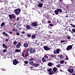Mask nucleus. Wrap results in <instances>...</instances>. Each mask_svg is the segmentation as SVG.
<instances>
[{
  "mask_svg": "<svg viewBox=\"0 0 75 75\" xmlns=\"http://www.w3.org/2000/svg\"><path fill=\"white\" fill-rule=\"evenodd\" d=\"M53 71H52V69H49L48 70V71L50 72V74H54L56 75V73H54V72L57 71V68L54 67L53 68Z\"/></svg>",
  "mask_w": 75,
  "mask_h": 75,
  "instance_id": "nucleus-1",
  "label": "nucleus"
},
{
  "mask_svg": "<svg viewBox=\"0 0 75 75\" xmlns=\"http://www.w3.org/2000/svg\"><path fill=\"white\" fill-rule=\"evenodd\" d=\"M29 52L30 54H34L35 52V49L32 47H30Z\"/></svg>",
  "mask_w": 75,
  "mask_h": 75,
  "instance_id": "nucleus-2",
  "label": "nucleus"
},
{
  "mask_svg": "<svg viewBox=\"0 0 75 75\" xmlns=\"http://www.w3.org/2000/svg\"><path fill=\"white\" fill-rule=\"evenodd\" d=\"M20 12H21V10L20 9H16L14 10V13H15V15H18Z\"/></svg>",
  "mask_w": 75,
  "mask_h": 75,
  "instance_id": "nucleus-3",
  "label": "nucleus"
},
{
  "mask_svg": "<svg viewBox=\"0 0 75 75\" xmlns=\"http://www.w3.org/2000/svg\"><path fill=\"white\" fill-rule=\"evenodd\" d=\"M8 16L10 17V19L11 20L12 19H14L16 18V15L13 14L12 15H9Z\"/></svg>",
  "mask_w": 75,
  "mask_h": 75,
  "instance_id": "nucleus-4",
  "label": "nucleus"
},
{
  "mask_svg": "<svg viewBox=\"0 0 75 75\" xmlns=\"http://www.w3.org/2000/svg\"><path fill=\"white\" fill-rule=\"evenodd\" d=\"M60 52V50L59 49H57L56 50V51H53V53L54 54H59Z\"/></svg>",
  "mask_w": 75,
  "mask_h": 75,
  "instance_id": "nucleus-5",
  "label": "nucleus"
},
{
  "mask_svg": "<svg viewBox=\"0 0 75 75\" xmlns=\"http://www.w3.org/2000/svg\"><path fill=\"white\" fill-rule=\"evenodd\" d=\"M31 25L35 27H36L38 26V23L37 22H35V23H31Z\"/></svg>",
  "mask_w": 75,
  "mask_h": 75,
  "instance_id": "nucleus-6",
  "label": "nucleus"
},
{
  "mask_svg": "<svg viewBox=\"0 0 75 75\" xmlns=\"http://www.w3.org/2000/svg\"><path fill=\"white\" fill-rule=\"evenodd\" d=\"M18 62H19L16 59L13 60V64L14 65H17Z\"/></svg>",
  "mask_w": 75,
  "mask_h": 75,
  "instance_id": "nucleus-7",
  "label": "nucleus"
},
{
  "mask_svg": "<svg viewBox=\"0 0 75 75\" xmlns=\"http://www.w3.org/2000/svg\"><path fill=\"white\" fill-rule=\"evenodd\" d=\"M72 45H70L68 46L67 47V51H69L70 49H72Z\"/></svg>",
  "mask_w": 75,
  "mask_h": 75,
  "instance_id": "nucleus-8",
  "label": "nucleus"
},
{
  "mask_svg": "<svg viewBox=\"0 0 75 75\" xmlns=\"http://www.w3.org/2000/svg\"><path fill=\"white\" fill-rule=\"evenodd\" d=\"M44 49L46 51H49L50 50V49L48 48V47L47 46L44 47Z\"/></svg>",
  "mask_w": 75,
  "mask_h": 75,
  "instance_id": "nucleus-9",
  "label": "nucleus"
},
{
  "mask_svg": "<svg viewBox=\"0 0 75 75\" xmlns=\"http://www.w3.org/2000/svg\"><path fill=\"white\" fill-rule=\"evenodd\" d=\"M21 45V42H19L18 43V45H16V48H19L20 46Z\"/></svg>",
  "mask_w": 75,
  "mask_h": 75,
  "instance_id": "nucleus-10",
  "label": "nucleus"
},
{
  "mask_svg": "<svg viewBox=\"0 0 75 75\" xmlns=\"http://www.w3.org/2000/svg\"><path fill=\"white\" fill-rule=\"evenodd\" d=\"M68 71L70 73L72 74V73H73V72L74 71V70L73 69H68Z\"/></svg>",
  "mask_w": 75,
  "mask_h": 75,
  "instance_id": "nucleus-11",
  "label": "nucleus"
},
{
  "mask_svg": "<svg viewBox=\"0 0 75 75\" xmlns=\"http://www.w3.org/2000/svg\"><path fill=\"white\" fill-rule=\"evenodd\" d=\"M43 4H42L39 3L38 5V7L41 8Z\"/></svg>",
  "mask_w": 75,
  "mask_h": 75,
  "instance_id": "nucleus-12",
  "label": "nucleus"
},
{
  "mask_svg": "<svg viewBox=\"0 0 75 75\" xmlns=\"http://www.w3.org/2000/svg\"><path fill=\"white\" fill-rule=\"evenodd\" d=\"M28 44L26 43H24L23 45V47L26 48H27L28 47Z\"/></svg>",
  "mask_w": 75,
  "mask_h": 75,
  "instance_id": "nucleus-13",
  "label": "nucleus"
},
{
  "mask_svg": "<svg viewBox=\"0 0 75 75\" xmlns=\"http://www.w3.org/2000/svg\"><path fill=\"white\" fill-rule=\"evenodd\" d=\"M55 11H59V13H62V10L58 8Z\"/></svg>",
  "mask_w": 75,
  "mask_h": 75,
  "instance_id": "nucleus-14",
  "label": "nucleus"
},
{
  "mask_svg": "<svg viewBox=\"0 0 75 75\" xmlns=\"http://www.w3.org/2000/svg\"><path fill=\"white\" fill-rule=\"evenodd\" d=\"M42 62L44 63L46 62V60L45 59L44 57H42Z\"/></svg>",
  "mask_w": 75,
  "mask_h": 75,
  "instance_id": "nucleus-15",
  "label": "nucleus"
},
{
  "mask_svg": "<svg viewBox=\"0 0 75 75\" xmlns=\"http://www.w3.org/2000/svg\"><path fill=\"white\" fill-rule=\"evenodd\" d=\"M3 47L5 49H6L7 47V46H6L5 44H3Z\"/></svg>",
  "mask_w": 75,
  "mask_h": 75,
  "instance_id": "nucleus-16",
  "label": "nucleus"
},
{
  "mask_svg": "<svg viewBox=\"0 0 75 75\" xmlns=\"http://www.w3.org/2000/svg\"><path fill=\"white\" fill-rule=\"evenodd\" d=\"M59 11H54V13L56 15H58L59 14Z\"/></svg>",
  "mask_w": 75,
  "mask_h": 75,
  "instance_id": "nucleus-17",
  "label": "nucleus"
},
{
  "mask_svg": "<svg viewBox=\"0 0 75 75\" xmlns=\"http://www.w3.org/2000/svg\"><path fill=\"white\" fill-rule=\"evenodd\" d=\"M48 65L50 66H52V63H49L48 64Z\"/></svg>",
  "mask_w": 75,
  "mask_h": 75,
  "instance_id": "nucleus-18",
  "label": "nucleus"
},
{
  "mask_svg": "<svg viewBox=\"0 0 75 75\" xmlns=\"http://www.w3.org/2000/svg\"><path fill=\"white\" fill-rule=\"evenodd\" d=\"M64 62V60H62L60 62V63L61 64H63Z\"/></svg>",
  "mask_w": 75,
  "mask_h": 75,
  "instance_id": "nucleus-19",
  "label": "nucleus"
},
{
  "mask_svg": "<svg viewBox=\"0 0 75 75\" xmlns=\"http://www.w3.org/2000/svg\"><path fill=\"white\" fill-rule=\"evenodd\" d=\"M20 50H18L17 49H15V52H20Z\"/></svg>",
  "mask_w": 75,
  "mask_h": 75,
  "instance_id": "nucleus-20",
  "label": "nucleus"
},
{
  "mask_svg": "<svg viewBox=\"0 0 75 75\" xmlns=\"http://www.w3.org/2000/svg\"><path fill=\"white\" fill-rule=\"evenodd\" d=\"M29 55V53L27 52L26 53V55H25V58H26L27 57H28Z\"/></svg>",
  "mask_w": 75,
  "mask_h": 75,
  "instance_id": "nucleus-21",
  "label": "nucleus"
},
{
  "mask_svg": "<svg viewBox=\"0 0 75 75\" xmlns=\"http://www.w3.org/2000/svg\"><path fill=\"white\" fill-rule=\"evenodd\" d=\"M5 25V24L4 22H3L1 24V27H2L4 25Z\"/></svg>",
  "mask_w": 75,
  "mask_h": 75,
  "instance_id": "nucleus-22",
  "label": "nucleus"
},
{
  "mask_svg": "<svg viewBox=\"0 0 75 75\" xmlns=\"http://www.w3.org/2000/svg\"><path fill=\"white\" fill-rule=\"evenodd\" d=\"M33 65L35 66V67H37L38 66V64H35V63H34L33 64Z\"/></svg>",
  "mask_w": 75,
  "mask_h": 75,
  "instance_id": "nucleus-23",
  "label": "nucleus"
},
{
  "mask_svg": "<svg viewBox=\"0 0 75 75\" xmlns=\"http://www.w3.org/2000/svg\"><path fill=\"white\" fill-rule=\"evenodd\" d=\"M13 44L14 45L17 44V41H14L13 42Z\"/></svg>",
  "mask_w": 75,
  "mask_h": 75,
  "instance_id": "nucleus-24",
  "label": "nucleus"
},
{
  "mask_svg": "<svg viewBox=\"0 0 75 75\" xmlns=\"http://www.w3.org/2000/svg\"><path fill=\"white\" fill-rule=\"evenodd\" d=\"M26 28H27V29H30V26H29V25L26 26Z\"/></svg>",
  "mask_w": 75,
  "mask_h": 75,
  "instance_id": "nucleus-25",
  "label": "nucleus"
},
{
  "mask_svg": "<svg viewBox=\"0 0 75 75\" xmlns=\"http://www.w3.org/2000/svg\"><path fill=\"white\" fill-rule=\"evenodd\" d=\"M44 58H46V59H48V57L47 56V55L45 54V55H44Z\"/></svg>",
  "mask_w": 75,
  "mask_h": 75,
  "instance_id": "nucleus-26",
  "label": "nucleus"
},
{
  "mask_svg": "<svg viewBox=\"0 0 75 75\" xmlns=\"http://www.w3.org/2000/svg\"><path fill=\"white\" fill-rule=\"evenodd\" d=\"M64 57V56H63L62 55L60 56V59H63V58Z\"/></svg>",
  "mask_w": 75,
  "mask_h": 75,
  "instance_id": "nucleus-27",
  "label": "nucleus"
},
{
  "mask_svg": "<svg viewBox=\"0 0 75 75\" xmlns=\"http://www.w3.org/2000/svg\"><path fill=\"white\" fill-rule=\"evenodd\" d=\"M6 52H7V50H6V49H4L3 50V53H5Z\"/></svg>",
  "mask_w": 75,
  "mask_h": 75,
  "instance_id": "nucleus-28",
  "label": "nucleus"
},
{
  "mask_svg": "<svg viewBox=\"0 0 75 75\" xmlns=\"http://www.w3.org/2000/svg\"><path fill=\"white\" fill-rule=\"evenodd\" d=\"M35 37V35H32V38L33 39H34Z\"/></svg>",
  "mask_w": 75,
  "mask_h": 75,
  "instance_id": "nucleus-29",
  "label": "nucleus"
},
{
  "mask_svg": "<svg viewBox=\"0 0 75 75\" xmlns=\"http://www.w3.org/2000/svg\"><path fill=\"white\" fill-rule=\"evenodd\" d=\"M24 63H25V64H28V62L27 61H25L24 62Z\"/></svg>",
  "mask_w": 75,
  "mask_h": 75,
  "instance_id": "nucleus-30",
  "label": "nucleus"
},
{
  "mask_svg": "<svg viewBox=\"0 0 75 75\" xmlns=\"http://www.w3.org/2000/svg\"><path fill=\"white\" fill-rule=\"evenodd\" d=\"M30 65L33 64V62H30Z\"/></svg>",
  "mask_w": 75,
  "mask_h": 75,
  "instance_id": "nucleus-31",
  "label": "nucleus"
},
{
  "mask_svg": "<svg viewBox=\"0 0 75 75\" xmlns=\"http://www.w3.org/2000/svg\"><path fill=\"white\" fill-rule=\"evenodd\" d=\"M51 57H56V56L52 54L51 55Z\"/></svg>",
  "mask_w": 75,
  "mask_h": 75,
  "instance_id": "nucleus-32",
  "label": "nucleus"
},
{
  "mask_svg": "<svg viewBox=\"0 0 75 75\" xmlns=\"http://www.w3.org/2000/svg\"><path fill=\"white\" fill-rule=\"evenodd\" d=\"M27 36H28V37H31V35L29 34L27 35Z\"/></svg>",
  "mask_w": 75,
  "mask_h": 75,
  "instance_id": "nucleus-33",
  "label": "nucleus"
},
{
  "mask_svg": "<svg viewBox=\"0 0 75 75\" xmlns=\"http://www.w3.org/2000/svg\"><path fill=\"white\" fill-rule=\"evenodd\" d=\"M56 67H57L58 68H59V67H60V64L57 65H56Z\"/></svg>",
  "mask_w": 75,
  "mask_h": 75,
  "instance_id": "nucleus-34",
  "label": "nucleus"
},
{
  "mask_svg": "<svg viewBox=\"0 0 75 75\" xmlns=\"http://www.w3.org/2000/svg\"><path fill=\"white\" fill-rule=\"evenodd\" d=\"M66 60H68L69 59V58H68V57L67 55H66Z\"/></svg>",
  "mask_w": 75,
  "mask_h": 75,
  "instance_id": "nucleus-35",
  "label": "nucleus"
},
{
  "mask_svg": "<svg viewBox=\"0 0 75 75\" xmlns=\"http://www.w3.org/2000/svg\"><path fill=\"white\" fill-rule=\"evenodd\" d=\"M34 59V58L30 59V61H33V60Z\"/></svg>",
  "mask_w": 75,
  "mask_h": 75,
  "instance_id": "nucleus-36",
  "label": "nucleus"
},
{
  "mask_svg": "<svg viewBox=\"0 0 75 75\" xmlns=\"http://www.w3.org/2000/svg\"><path fill=\"white\" fill-rule=\"evenodd\" d=\"M19 17H17V18H16V20H17V21H19Z\"/></svg>",
  "mask_w": 75,
  "mask_h": 75,
  "instance_id": "nucleus-37",
  "label": "nucleus"
},
{
  "mask_svg": "<svg viewBox=\"0 0 75 75\" xmlns=\"http://www.w3.org/2000/svg\"><path fill=\"white\" fill-rule=\"evenodd\" d=\"M72 31L75 33V29H72Z\"/></svg>",
  "mask_w": 75,
  "mask_h": 75,
  "instance_id": "nucleus-38",
  "label": "nucleus"
},
{
  "mask_svg": "<svg viewBox=\"0 0 75 75\" xmlns=\"http://www.w3.org/2000/svg\"><path fill=\"white\" fill-rule=\"evenodd\" d=\"M64 42H65V41L64 40H61V41H60V42H61L62 43H64Z\"/></svg>",
  "mask_w": 75,
  "mask_h": 75,
  "instance_id": "nucleus-39",
  "label": "nucleus"
},
{
  "mask_svg": "<svg viewBox=\"0 0 75 75\" xmlns=\"http://www.w3.org/2000/svg\"><path fill=\"white\" fill-rule=\"evenodd\" d=\"M67 38L69 39H71V37L70 36H68L67 37Z\"/></svg>",
  "mask_w": 75,
  "mask_h": 75,
  "instance_id": "nucleus-40",
  "label": "nucleus"
},
{
  "mask_svg": "<svg viewBox=\"0 0 75 75\" xmlns=\"http://www.w3.org/2000/svg\"><path fill=\"white\" fill-rule=\"evenodd\" d=\"M3 34L4 35H7V34H6V33H5L4 32H3Z\"/></svg>",
  "mask_w": 75,
  "mask_h": 75,
  "instance_id": "nucleus-41",
  "label": "nucleus"
},
{
  "mask_svg": "<svg viewBox=\"0 0 75 75\" xmlns=\"http://www.w3.org/2000/svg\"><path fill=\"white\" fill-rule=\"evenodd\" d=\"M25 32L24 31H22V32L21 33L23 34H25Z\"/></svg>",
  "mask_w": 75,
  "mask_h": 75,
  "instance_id": "nucleus-42",
  "label": "nucleus"
},
{
  "mask_svg": "<svg viewBox=\"0 0 75 75\" xmlns=\"http://www.w3.org/2000/svg\"><path fill=\"white\" fill-rule=\"evenodd\" d=\"M16 35H19V33H16Z\"/></svg>",
  "mask_w": 75,
  "mask_h": 75,
  "instance_id": "nucleus-43",
  "label": "nucleus"
},
{
  "mask_svg": "<svg viewBox=\"0 0 75 75\" xmlns=\"http://www.w3.org/2000/svg\"><path fill=\"white\" fill-rule=\"evenodd\" d=\"M50 25L51 27H52L53 26V25L52 24H50Z\"/></svg>",
  "mask_w": 75,
  "mask_h": 75,
  "instance_id": "nucleus-44",
  "label": "nucleus"
},
{
  "mask_svg": "<svg viewBox=\"0 0 75 75\" xmlns=\"http://www.w3.org/2000/svg\"><path fill=\"white\" fill-rule=\"evenodd\" d=\"M5 35V36H6L7 37H8V34H5V35Z\"/></svg>",
  "mask_w": 75,
  "mask_h": 75,
  "instance_id": "nucleus-45",
  "label": "nucleus"
},
{
  "mask_svg": "<svg viewBox=\"0 0 75 75\" xmlns=\"http://www.w3.org/2000/svg\"><path fill=\"white\" fill-rule=\"evenodd\" d=\"M30 49L28 48V50H27V52H28L29 51H30Z\"/></svg>",
  "mask_w": 75,
  "mask_h": 75,
  "instance_id": "nucleus-46",
  "label": "nucleus"
},
{
  "mask_svg": "<svg viewBox=\"0 0 75 75\" xmlns=\"http://www.w3.org/2000/svg\"><path fill=\"white\" fill-rule=\"evenodd\" d=\"M16 30V29H15V28H13V31H15V30Z\"/></svg>",
  "mask_w": 75,
  "mask_h": 75,
  "instance_id": "nucleus-47",
  "label": "nucleus"
},
{
  "mask_svg": "<svg viewBox=\"0 0 75 75\" xmlns=\"http://www.w3.org/2000/svg\"><path fill=\"white\" fill-rule=\"evenodd\" d=\"M72 27L75 28V25H74L72 26Z\"/></svg>",
  "mask_w": 75,
  "mask_h": 75,
  "instance_id": "nucleus-48",
  "label": "nucleus"
},
{
  "mask_svg": "<svg viewBox=\"0 0 75 75\" xmlns=\"http://www.w3.org/2000/svg\"><path fill=\"white\" fill-rule=\"evenodd\" d=\"M9 33H10V34H12L13 33H12V32L10 31V32H9Z\"/></svg>",
  "mask_w": 75,
  "mask_h": 75,
  "instance_id": "nucleus-49",
  "label": "nucleus"
},
{
  "mask_svg": "<svg viewBox=\"0 0 75 75\" xmlns=\"http://www.w3.org/2000/svg\"><path fill=\"white\" fill-rule=\"evenodd\" d=\"M5 41H6L7 42L8 41V39H6Z\"/></svg>",
  "mask_w": 75,
  "mask_h": 75,
  "instance_id": "nucleus-50",
  "label": "nucleus"
},
{
  "mask_svg": "<svg viewBox=\"0 0 75 75\" xmlns=\"http://www.w3.org/2000/svg\"><path fill=\"white\" fill-rule=\"evenodd\" d=\"M16 4V3L15 2H13V3H11V4Z\"/></svg>",
  "mask_w": 75,
  "mask_h": 75,
  "instance_id": "nucleus-51",
  "label": "nucleus"
},
{
  "mask_svg": "<svg viewBox=\"0 0 75 75\" xmlns=\"http://www.w3.org/2000/svg\"><path fill=\"white\" fill-rule=\"evenodd\" d=\"M17 30H17V29H16V30H15V32H17Z\"/></svg>",
  "mask_w": 75,
  "mask_h": 75,
  "instance_id": "nucleus-52",
  "label": "nucleus"
},
{
  "mask_svg": "<svg viewBox=\"0 0 75 75\" xmlns=\"http://www.w3.org/2000/svg\"><path fill=\"white\" fill-rule=\"evenodd\" d=\"M33 68V67H30V69H32Z\"/></svg>",
  "mask_w": 75,
  "mask_h": 75,
  "instance_id": "nucleus-53",
  "label": "nucleus"
},
{
  "mask_svg": "<svg viewBox=\"0 0 75 75\" xmlns=\"http://www.w3.org/2000/svg\"><path fill=\"white\" fill-rule=\"evenodd\" d=\"M70 25L72 26H73L74 25H73L72 24H70Z\"/></svg>",
  "mask_w": 75,
  "mask_h": 75,
  "instance_id": "nucleus-54",
  "label": "nucleus"
},
{
  "mask_svg": "<svg viewBox=\"0 0 75 75\" xmlns=\"http://www.w3.org/2000/svg\"><path fill=\"white\" fill-rule=\"evenodd\" d=\"M50 23V21H48V23Z\"/></svg>",
  "mask_w": 75,
  "mask_h": 75,
  "instance_id": "nucleus-55",
  "label": "nucleus"
},
{
  "mask_svg": "<svg viewBox=\"0 0 75 75\" xmlns=\"http://www.w3.org/2000/svg\"><path fill=\"white\" fill-rule=\"evenodd\" d=\"M62 0H59V1H60V2H61V1H62Z\"/></svg>",
  "mask_w": 75,
  "mask_h": 75,
  "instance_id": "nucleus-56",
  "label": "nucleus"
},
{
  "mask_svg": "<svg viewBox=\"0 0 75 75\" xmlns=\"http://www.w3.org/2000/svg\"><path fill=\"white\" fill-rule=\"evenodd\" d=\"M71 34L73 33V32L71 31Z\"/></svg>",
  "mask_w": 75,
  "mask_h": 75,
  "instance_id": "nucleus-57",
  "label": "nucleus"
},
{
  "mask_svg": "<svg viewBox=\"0 0 75 75\" xmlns=\"http://www.w3.org/2000/svg\"><path fill=\"white\" fill-rule=\"evenodd\" d=\"M69 31L70 32H72V31H71V30H69Z\"/></svg>",
  "mask_w": 75,
  "mask_h": 75,
  "instance_id": "nucleus-58",
  "label": "nucleus"
},
{
  "mask_svg": "<svg viewBox=\"0 0 75 75\" xmlns=\"http://www.w3.org/2000/svg\"><path fill=\"white\" fill-rule=\"evenodd\" d=\"M72 75H75V74H72Z\"/></svg>",
  "mask_w": 75,
  "mask_h": 75,
  "instance_id": "nucleus-59",
  "label": "nucleus"
},
{
  "mask_svg": "<svg viewBox=\"0 0 75 75\" xmlns=\"http://www.w3.org/2000/svg\"><path fill=\"white\" fill-rule=\"evenodd\" d=\"M43 0H40V1H42Z\"/></svg>",
  "mask_w": 75,
  "mask_h": 75,
  "instance_id": "nucleus-60",
  "label": "nucleus"
},
{
  "mask_svg": "<svg viewBox=\"0 0 75 75\" xmlns=\"http://www.w3.org/2000/svg\"><path fill=\"white\" fill-rule=\"evenodd\" d=\"M1 2V0H0V3Z\"/></svg>",
  "mask_w": 75,
  "mask_h": 75,
  "instance_id": "nucleus-61",
  "label": "nucleus"
},
{
  "mask_svg": "<svg viewBox=\"0 0 75 75\" xmlns=\"http://www.w3.org/2000/svg\"><path fill=\"white\" fill-rule=\"evenodd\" d=\"M13 25H16V24H14Z\"/></svg>",
  "mask_w": 75,
  "mask_h": 75,
  "instance_id": "nucleus-62",
  "label": "nucleus"
},
{
  "mask_svg": "<svg viewBox=\"0 0 75 75\" xmlns=\"http://www.w3.org/2000/svg\"><path fill=\"white\" fill-rule=\"evenodd\" d=\"M67 7H69V6H67Z\"/></svg>",
  "mask_w": 75,
  "mask_h": 75,
  "instance_id": "nucleus-63",
  "label": "nucleus"
},
{
  "mask_svg": "<svg viewBox=\"0 0 75 75\" xmlns=\"http://www.w3.org/2000/svg\"><path fill=\"white\" fill-rule=\"evenodd\" d=\"M73 1V0H71V1Z\"/></svg>",
  "mask_w": 75,
  "mask_h": 75,
  "instance_id": "nucleus-64",
  "label": "nucleus"
}]
</instances>
